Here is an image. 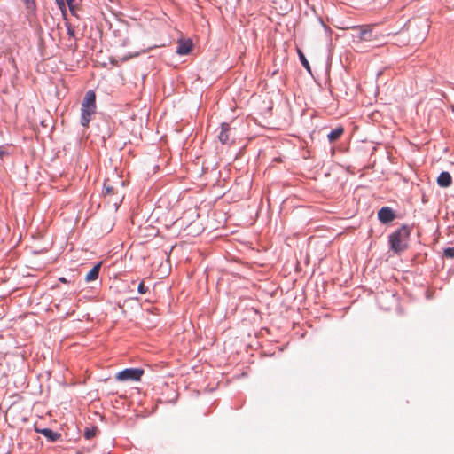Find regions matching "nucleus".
Segmentation results:
<instances>
[{"mask_svg":"<svg viewBox=\"0 0 454 454\" xmlns=\"http://www.w3.org/2000/svg\"><path fill=\"white\" fill-rule=\"evenodd\" d=\"M96 94L93 90H88L82 102L81 124L87 127L91 116L96 113Z\"/></svg>","mask_w":454,"mask_h":454,"instance_id":"nucleus-1","label":"nucleus"},{"mask_svg":"<svg viewBox=\"0 0 454 454\" xmlns=\"http://www.w3.org/2000/svg\"><path fill=\"white\" fill-rule=\"evenodd\" d=\"M410 233V229L403 225L389 236L390 247L395 253L399 254L407 249Z\"/></svg>","mask_w":454,"mask_h":454,"instance_id":"nucleus-2","label":"nucleus"},{"mask_svg":"<svg viewBox=\"0 0 454 454\" xmlns=\"http://www.w3.org/2000/svg\"><path fill=\"white\" fill-rule=\"evenodd\" d=\"M144 370L140 368H128L118 372L115 379L118 381L138 382L144 374Z\"/></svg>","mask_w":454,"mask_h":454,"instance_id":"nucleus-3","label":"nucleus"},{"mask_svg":"<svg viewBox=\"0 0 454 454\" xmlns=\"http://www.w3.org/2000/svg\"><path fill=\"white\" fill-rule=\"evenodd\" d=\"M395 218V214L394 210L389 207H384L380 208L378 212V219L382 223H388L394 221Z\"/></svg>","mask_w":454,"mask_h":454,"instance_id":"nucleus-4","label":"nucleus"},{"mask_svg":"<svg viewBox=\"0 0 454 454\" xmlns=\"http://www.w3.org/2000/svg\"><path fill=\"white\" fill-rule=\"evenodd\" d=\"M452 184V177L449 172L443 171L437 177V184L440 187L447 188Z\"/></svg>","mask_w":454,"mask_h":454,"instance_id":"nucleus-5","label":"nucleus"},{"mask_svg":"<svg viewBox=\"0 0 454 454\" xmlns=\"http://www.w3.org/2000/svg\"><path fill=\"white\" fill-rule=\"evenodd\" d=\"M230 131H231V128H230L229 124L223 123L221 126V132L218 136L219 140L223 144H230L232 141V139L230 137Z\"/></svg>","mask_w":454,"mask_h":454,"instance_id":"nucleus-6","label":"nucleus"},{"mask_svg":"<svg viewBox=\"0 0 454 454\" xmlns=\"http://www.w3.org/2000/svg\"><path fill=\"white\" fill-rule=\"evenodd\" d=\"M372 27L371 26H364L359 27L360 35L359 38L362 41H372L373 39Z\"/></svg>","mask_w":454,"mask_h":454,"instance_id":"nucleus-7","label":"nucleus"},{"mask_svg":"<svg viewBox=\"0 0 454 454\" xmlns=\"http://www.w3.org/2000/svg\"><path fill=\"white\" fill-rule=\"evenodd\" d=\"M36 431L50 439L51 442H56L60 438V434L49 428L36 429Z\"/></svg>","mask_w":454,"mask_h":454,"instance_id":"nucleus-8","label":"nucleus"},{"mask_svg":"<svg viewBox=\"0 0 454 454\" xmlns=\"http://www.w3.org/2000/svg\"><path fill=\"white\" fill-rule=\"evenodd\" d=\"M344 133V129L343 127L341 126H339L337 128H335L334 129H333L328 135H327V137H328V140L331 142V143H333L337 140H339L340 138V137L343 135Z\"/></svg>","mask_w":454,"mask_h":454,"instance_id":"nucleus-9","label":"nucleus"},{"mask_svg":"<svg viewBox=\"0 0 454 454\" xmlns=\"http://www.w3.org/2000/svg\"><path fill=\"white\" fill-rule=\"evenodd\" d=\"M101 262L97 263L86 275L85 280L87 282L94 281L98 278Z\"/></svg>","mask_w":454,"mask_h":454,"instance_id":"nucleus-10","label":"nucleus"},{"mask_svg":"<svg viewBox=\"0 0 454 454\" xmlns=\"http://www.w3.org/2000/svg\"><path fill=\"white\" fill-rule=\"evenodd\" d=\"M192 43L190 41L181 42L177 48L176 53L179 55H186L192 51Z\"/></svg>","mask_w":454,"mask_h":454,"instance_id":"nucleus-11","label":"nucleus"},{"mask_svg":"<svg viewBox=\"0 0 454 454\" xmlns=\"http://www.w3.org/2000/svg\"><path fill=\"white\" fill-rule=\"evenodd\" d=\"M115 193V188L110 184L109 180H106L104 183V194L105 196L112 195Z\"/></svg>","mask_w":454,"mask_h":454,"instance_id":"nucleus-12","label":"nucleus"},{"mask_svg":"<svg viewBox=\"0 0 454 454\" xmlns=\"http://www.w3.org/2000/svg\"><path fill=\"white\" fill-rule=\"evenodd\" d=\"M298 54H299V58H300V60L302 64V66L308 70L310 72V67H309V61L307 60L305 55L302 53L301 51L298 50Z\"/></svg>","mask_w":454,"mask_h":454,"instance_id":"nucleus-13","label":"nucleus"},{"mask_svg":"<svg viewBox=\"0 0 454 454\" xmlns=\"http://www.w3.org/2000/svg\"><path fill=\"white\" fill-rule=\"evenodd\" d=\"M96 431H97L96 427H92V428L87 427L84 432L85 438L88 440L93 438L96 434Z\"/></svg>","mask_w":454,"mask_h":454,"instance_id":"nucleus-14","label":"nucleus"},{"mask_svg":"<svg viewBox=\"0 0 454 454\" xmlns=\"http://www.w3.org/2000/svg\"><path fill=\"white\" fill-rule=\"evenodd\" d=\"M443 255L446 258H454V247L445 248L443 250Z\"/></svg>","mask_w":454,"mask_h":454,"instance_id":"nucleus-15","label":"nucleus"},{"mask_svg":"<svg viewBox=\"0 0 454 454\" xmlns=\"http://www.w3.org/2000/svg\"><path fill=\"white\" fill-rule=\"evenodd\" d=\"M25 3L26 8L29 11H34L35 9V0H23Z\"/></svg>","mask_w":454,"mask_h":454,"instance_id":"nucleus-16","label":"nucleus"},{"mask_svg":"<svg viewBox=\"0 0 454 454\" xmlns=\"http://www.w3.org/2000/svg\"><path fill=\"white\" fill-rule=\"evenodd\" d=\"M137 291L139 294H145L148 292V287L145 286L144 282L142 281L137 286Z\"/></svg>","mask_w":454,"mask_h":454,"instance_id":"nucleus-17","label":"nucleus"},{"mask_svg":"<svg viewBox=\"0 0 454 454\" xmlns=\"http://www.w3.org/2000/svg\"><path fill=\"white\" fill-rule=\"evenodd\" d=\"M67 35L70 37H75L74 28L71 25H67Z\"/></svg>","mask_w":454,"mask_h":454,"instance_id":"nucleus-18","label":"nucleus"},{"mask_svg":"<svg viewBox=\"0 0 454 454\" xmlns=\"http://www.w3.org/2000/svg\"><path fill=\"white\" fill-rule=\"evenodd\" d=\"M56 3L58 4L59 7L60 9H63L65 7V2L64 0H56Z\"/></svg>","mask_w":454,"mask_h":454,"instance_id":"nucleus-19","label":"nucleus"},{"mask_svg":"<svg viewBox=\"0 0 454 454\" xmlns=\"http://www.w3.org/2000/svg\"><path fill=\"white\" fill-rule=\"evenodd\" d=\"M67 1V5L69 6L70 10L72 11L73 10V3L74 0H66Z\"/></svg>","mask_w":454,"mask_h":454,"instance_id":"nucleus-20","label":"nucleus"},{"mask_svg":"<svg viewBox=\"0 0 454 454\" xmlns=\"http://www.w3.org/2000/svg\"><path fill=\"white\" fill-rule=\"evenodd\" d=\"M4 154V151L0 147V158H2Z\"/></svg>","mask_w":454,"mask_h":454,"instance_id":"nucleus-21","label":"nucleus"},{"mask_svg":"<svg viewBox=\"0 0 454 454\" xmlns=\"http://www.w3.org/2000/svg\"><path fill=\"white\" fill-rule=\"evenodd\" d=\"M59 281H61L63 283H67V280L65 278H60Z\"/></svg>","mask_w":454,"mask_h":454,"instance_id":"nucleus-22","label":"nucleus"},{"mask_svg":"<svg viewBox=\"0 0 454 454\" xmlns=\"http://www.w3.org/2000/svg\"><path fill=\"white\" fill-rule=\"evenodd\" d=\"M121 202V200H119V201H115L114 202V205L117 207L119 205V203Z\"/></svg>","mask_w":454,"mask_h":454,"instance_id":"nucleus-23","label":"nucleus"}]
</instances>
